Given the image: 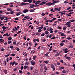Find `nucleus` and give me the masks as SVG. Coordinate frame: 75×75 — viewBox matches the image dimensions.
<instances>
[{
  "label": "nucleus",
  "instance_id": "nucleus-1",
  "mask_svg": "<svg viewBox=\"0 0 75 75\" xmlns=\"http://www.w3.org/2000/svg\"><path fill=\"white\" fill-rule=\"evenodd\" d=\"M30 3H24L22 2L19 4V6H24V5H28Z\"/></svg>",
  "mask_w": 75,
  "mask_h": 75
},
{
  "label": "nucleus",
  "instance_id": "nucleus-2",
  "mask_svg": "<svg viewBox=\"0 0 75 75\" xmlns=\"http://www.w3.org/2000/svg\"><path fill=\"white\" fill-rule=\"evenodd\" d=\"M46 4L47 6H51V5H53V3H51V2H49L48 3H47Z\"/></svg>",
  "mask_w": 75,
  "mask_h": 75
},
{
  "label": "nucleus",
  "instance_id": "nucleus-3",
  "mask_svg": "<svg viewBox=\"0 0 75 75\" xmlns=\"http://www.w3.org/2000/svg\"><path fill=\"white\" fill-rule=\"evenodd\" d=\"M30 63L32 65H35V62L33 61H32Z\"/></svg>",
  "mask_w": 75,
  "mask_h": 75
},
{
  "label": "nucleus",
  "instance_id": "nucleus-4",
  "mask_svg": "<svg viewBox=\"0 0 75 75\" xmlns=\"http://www.w3.org/2000/svg\"><path fill=\"white\" fill-rule=\"evenodd\" d=\"M29 5L30 6V8H34V6H35V5L34 4H30Z\"/></svg>",
  "mask_w": 75,
  "mask_h": 75
},
{
  "label": "nucleus",
  "instance_id": "nucleus-5",
  "mask_svg": "<svg viewBox=\"0 0 75 75\" xmlns=\"http://www.w3.org/2000/svg\"><path fill=\"white\" fill-rule=\"evenodd\" d=\"M10 34H9L8 35V33H6V34H5L3 35V36L4 37V36H7V37H8V36H10Z\"/></svg>",
  "mask_w": 75,
  "mask_h": 75
},
{
  "label": "nucleus",
  "instance_id": "nucleus-6",
  "mask_svg": "<svg viewBox=\"0 0 75 75\" xmlns=\"http://www.w3.org/2000/svg\"><path fill=\"white\" fill-rule=\"evenodd\" d=\"M28 9H25L23 10V12L24 13H27V12H28Z\"/></svg>",
  "mask_w": 75,
  "mask_h": 75
},
{
  "label": "nucleus",
  "instance_id": "nucleus-7",
  "mask_svg": "<svg viewBox=\"0 0 75 75\" xmlns=\"http://www.w3.org/2000/svg\"><path fill=\"white\" fill-rule=\"evenodd\" d=\"M7 10L10 11H12L13 9L11 8H8L7 9Z\"/></svg>",
  "mask_w": 75,
  "mask_h": 75
},
{
  "label": "nucleus",
  "instance_id": "nucleus-8",
  "mask_svg": "<svg viewBox=\"0 0 75 75\" xmlns=\"http://www.w3.org/2000/svg\"><path fill=\"white\" fill-rule=\"evenodd\" d=\"M5 18V17H4V16H1V18H0V20H4V19Z\"/></svg>",
  "mask_w": 75,
  "mask_h": 75
},
{
  "label": "nucleus",
  "instance_id": "nucleus-9",
  "mask_svg": "<svg viewBox=\"0 0 75 75\" xmlns=\"http://www.w3.org/2000/svg\"><path fill=\"white\" fill-rule=\"evenodd\" d=\"M59 1H53V2L52 3H53V4H54V3H57V2H59Z\"/></svg>",
  "mask_w": 75,
  "mask_h": 75
},
{
  "label": "nucleus",
  "instance_id": "nucleus-10",
  "mask_svg": "<svg viewBox=\"0 0 75 75\" xmlns=\"http://www.w3.org/2000/svg\"><path fill=\"white\" fill-rule=\"evenodd\" d=\"M60 54H61V52H59V53H58L57 54H56L55 55V57H58V56H59V55H60Z\"/></svg>",
  "mask_w": 75,
  "mask_h": 75
},
{
  "label": "nucleus",
  "instance_id": "nucleus-11",
  "mask_svg": "<svg viewBox=\"0 0 75 75\" xmlns=\"http://www.w3.org/2000/svg\"><path fill=\"white\" fill-rule=\"evenodd\" d=\"M68 50V49L67 48L65 49V50H64V52H65V53H67V52H68V51H67Z\"/></svg>",
  "mask_w": 75,
  "mask_h": 75
},
{
  "label": "nucleus",
  "instance_id": "nucleus-12",
  "mask_svg": "<svg viewBox=\"0 0 75 75\" xmlns=\"http://www.w3.org/2000/svg\"><path fill=\"white\" fill-rule=\"evenodd\" d=\"M7 17H8V18H7ZM5 18H7L4 19V20H9V19H11V18L8 17H5Z\"/></svg>",
  "mask_w": 75,
  "mask_h": 75
},
{
  "label": "nucleus",
  "instance_id": "nucleus-13",
  "mask_svg": "<svg viewBox=\"0 0 75 75\" xmlns=\"http://www.w3.org/2000/svg\"><path fill=\"white\" fill-rule=\"evenodd\" d=\"M69 48H74V46L72 45H71L69 46Z\"/></svg>",
  "mask_w": 75,
  "mask_h": 75
},
{
  "label": "nucleus",
  "instance_id": "nucleus-14",
  "mask_svg": "<svg viewBox=\"0 0 75 75\" xmlns=\"http://www.w3.org/2000/svg\"><path fill=\"white\" fill-rule=\"evenodd\" d=\"M33 0H28L27 1V2H28L30 3H32V2L33 1Z\"/></svg>",
  "mask_w": 75,
  "mask_h": 75
},
{
  "label": "nucleus",
  "instance_id": "nucleus-15",
  "mask_svg": "<svg viewBox=\"0 0 75 75\" xmlns=\"http://www.w3.org/2000/svg\"><path fill=\"white\" fill-rule=\"evenodd\" d=\"M12 39V38L11 36L9 37L8 38V41H10V40H11Z\"/></svg>",
  "mask_w": 75,
  "mask_h": 75
},
{
  "label": "nucleus",
  "instance_id": "nucleus-16",
  "mask_svg": "<svg viewBox=\"0 0 75 75\" xmlns=\"http://www.w3.org/2000/svg\"><path fill=\"white\" fill-rule=\"evenodd\" d=\"M54 67V66L53 64H51V68H52Z\"/></svg>",
  "mask_w": 75,
  "mask_h": 75
},
{
  "label": "nucleus",
  "instance_id": "nucleus-17",
  "mask_svg": "<svg viewBox=\"0 0 75 75\" xmlns=\"http://www.w3.org/2000/svg\"><path fill=\"white\" fill-rule=\"evenodd\" d=\"M67 28L66 27H64L63 28V30H64V31H65L66 30H67Z\"/></svg>",
  "mask_w": 75,
  "mask_h": 75
},
{
  "label": "nucleus",
  "instance_id": "nucleus-18",
  "mask_svg": "<svg viewBox=\"0 0 75 75\" xmlns=\"http://www.w3.org/2000/svg\"><path fill=\"white\" fill-rule=\"evenodd\" d=\"M66 59H67L68 60H70L71 59V58L69 57H66Z\"/></svg>",
  "mask_w": 75,
  "mask_h": 75
},
{
  "label": "nucleus",
  "instance_id": "nucleus-19",
  "mask_svg": "<svg viewBox=\"0 0 75 75\" xmlns=\"http://www.w3.org/2000/svg\"><path fill=\"white\" fill-rule=\"evenodd\" d=\"M4 74H7V70H4Z\"/></svg>",
  "mask_w": 75,
  "mask_h": 75
},
{
  "label": "nucleus",
  "instance_id": "nucleus-20",
  "mask_svg": "<svg viewBox=\"0 0 75 75\" xmlns=\"http://www.w3.org/2000/svg\"><path fill=\"white\" fill-rule=\"evenodd\" d=\"M67 11H62L63 13H62V14H65V13H66V12H67Z\"/></svg>",
  "mask_w": 75,
  "mask_h": 75
},
{
  "label": "nucleus",
  "instance_id": "nucleus-21",
  "mask_svg": "<svg viewBox=\"0 0 75 75\" xmlns=\"http://www.w3.org/2000/svg\"><path fill=\"white\" fill-rule=\"evenodd\" d=\"M45 33L46 35H47V34H48V33H49L48 31H45Z\"/></svg>",
  "mask_w": 75,
  "mask_h": 75
},
{
  "label": "nucleus",
  "instance_id": "nucleus-22",
  "mask_svg": "<svg viewBox=\"0 0 75 75\" xmlns=\"http://www.w3.org/2000/svg\"><path fill=\"white\" fill-rule=\"evenodd\" d=\"M28 68V66H25L23 67V68L25 69H26V68Z\"/></svg>",
  "mask_w": 75,
  "mask_h": 75
},
{
  "label": "nucleus",
  "instance_id": "nucleus-23",
  "mask_svg": "<svg viewBox=\"0 0 75 75\" xmlns=\"http://www.w3.org/2000/svg\"><path fill=\"white\" fill-rule=\"evenodd\" d=\"M52 46H51L50 48V49L49 50V51H51L52 50Z\"/></svg>",
  "mask_w": 75,
  "mask_h": 75
},
{
  "label": "nucleus",
  "instance_id": "nucleus-24",
  "mask_svg": "<svg viewBox=\"0 0 75 75\" xmlns=\"http://www.w3.org/2000/svg\"><path fill=\"white\" fill-rule=\"evenodd\" d=\"M16 63V62L15 61H14L12 63V67H13V65H14Z\"/></svg>",
  "mask_w": 75,
  "mask_h": 75
},
{
  "label": "nucleus",
  "instance_id": "nucleus-25",
  "mask_svg": "<svg viewBox=\"0 0 75 75\" xmlns=\"http://www.w3.org/2000/svg\"><path fill=\"white\" fill-rule=\"evenodd\" d=\"M37 56L35 55L33 56V59L34 60H35V58H36Z\"/></svg>",
  "mask_w": 75,
  "mask_h": 75
},
{
  "label": "nucleus",
  "instance_id": "nucleus-26",
  "mask_svg": "<svg viewBox=\"0 0 75 75\" xmlns=\"http://www.w3.org/2000/svg\"><path fill=\"white\" fill-rule=\"evenodd\" d=\"M11 55L12 56H16V54H15L14 53H13V54H11Z\"/></svg>",
  "mask_w": 75,
  "mask_h": 75
},
{
  "label": "nucleus",
  "instance_id": "nucleus-27",
  "mask_svg": "<svg viewBox=\"0 0 75 75\" xmlns=\"http://www.w3.org/2000/svg\"><path fill=\"white\" fill-rule=\"evenodd\" d=\"M2 28L3 30H4L6 29V27H5V26H3L2 27Z\"/></svg>",
  "mask_w": 75,
  "mask_h": 75
},
{
  "label": "nucleus",
  "instance_id": "nucleus-28",
  "mask_svg": "<svg viewBox=\"0 0 75 75\" xmlns=\"http://www.w3.org/2000/svg\"><path fill=\"white\" fill-rule=\"evenodd\" d=\"M10 13L11 14H14V12L13 11H11L10 12Z\"/></svg>",
  "mask_w": 75,
  "mask_h": 75
},
{
  "label": "nucleus",
  "instance_id": "nucleus-29",
  "mask_svg": "<svg viewBox=\"0 0 75 75\" xmlns=\"http://www.w3.org/2000/svg\"><path fill=\"white\" fill-rule=\"evenodd\" d=\"M70 21L71 22H74L75 21V19H72Z\"/></svg>",
  "mask_w": 75,
  "mask_h": 75
},
{
  "label": "nucleus",
  "instance_id": "nucleus-30",
  "mask_svg": "<svg viewBox=\"0 0 75 75\" xmlns=\"http://www.w3.org/2000/svg\"><path fill=\"white\" fill-rule=\"evenodd\" d=\"M34 72H35V73H38V70H34L33 71Z\"/></svg>",
  "mask_w": 75,
  "mask_h": 75
},
{
  "label": "nucleus",
  "instance_id": "nucleus-31",
  "mask_svg": "<svg viewBox=\"0 0 75 75\" xmlns=\"http://www.w3.org/2000/svg\"><path fill=\"white\" fill-rule=\"evenodd\" d=\"M30 12H34V11L33 9H31L30 10Z\"/></svg>",
  "mask_w": 75,
  "mask_h": 75
},
{
  "label": "nucleus",
  "instance_id": "nucleus-32",
  "mask_svg": "<svg viewBox=\"0 0 75 75\" xmlns=\"http://www.w3.org/2000/svg\"><path fill=\"white\" fill-rule=\"evenodd\" d=\"M71 23L69 24V23H67L65 24L64 25H71Z\"/></svg>",
  "mask_w": 75,
  "mask_h": 75
},
{
  "label": "nucleus",
  "instance_id": "nucleus-33",
  "mask_svg": "<svg viewBox=\"0 0 75 75\" xmlns=\"http://www.w3.org/2000/svg\"><path fill=\"white\" fill-rule=\"evenodd\" d=\"M44 69L45 70V71H46V70H47V69H48V68H47V67H44Z\"/></svg>",
  "mask_w": 75,
  "mask_h": 75
},
{
  "label": "nucleus",
  "instance_id": "nucleus-34",
  "mask_svg": "<svg viewBox=\"0 0 75 75\" xmlns=\"http://www.w3.org/2000/svg\"><path fill=\"white\" fill-rule=\"evenodd\" d=\"M28 64H29V63L28 62H27L25 64V65H28Z\"/></svg>",
  "mask_w": 75,
  "mask_h": 75
},
{
  "label": "nucleus",
  "instance_id": "nucleus-35",
  "mask_svg": "<svg viewBox=\"0 0 75 75\" xmlns=\"http://www.w3.org/2000/svg\"><path fill=\"white\" fill-rule=\"evenodd\" d=\"M73 9H70L67 11V12H71V11H73Z\"/></svg>",
  "mask_w": 75,
  "mask_h": 75
},
{
  "label": "nucleus",
  "instance_id": "nucleus-36",
  "mask_svg": "<svg viewBox=\"0 0 75 75\" xmlns=\"http://www.w3.org/2000/svg\"><path fill=\"white\" fill-rule=\"evenodd\" d=\"M38 29H42V28H43V26H41V27H39L38 28Z\"/></svg>",
  "mask_w": 75,
  "mask_h": 75
},
{
  "label": "nucleus",
  "instance_id": "nucleus-37",
  "mask_svg": "<svg viewBox=\"0 0 75 75\" xmlns=\"http://www.w3.org/2000/svg\"><path fill=\"white\" fill-rule=\"evenodd\" d=\"M38 32H39V33H41V31H42V30L40 29H39L38 30Z\"/></svg>",
  "mask_w": 75,
  "mask_h": 75
},
{
  "label": "nucleus",
  "instance_id": "nucleus-38",
  "mask_svg": "<svg viewBox=\"0 0 75 75\" xmlns=\"http://www.w3.org/2000/svg\"><path fill=\"white\" fill-rule=\"evenodd\" d=\"M26 37H27L25 35L24 37L23 38H24L25 40H27V39L26 38Z\"/></svg>",
  "mask_w": 75,
  "mask_h": 75
},
{
  "label": "nucleus",
  "instance_id": "nucleus-39",
  "mask_svg": "<svg viewBox=\"0 0 75 75\" xmlns=\"http://www.w3.org/2000/svg\"><path fill=\"white\" fill-rule=\"evenodd\" d=\"M44 63H45V64H48V62L47 61H44Z\"/></svg>",
  "mask_w": 75,
  "mask_h": 75
},
{
  "label": "nucleus",
  "instance_id": "nucleus-40",
  "mask_svg": "<svg viewBox=\"0 0 75 75\" xmlns=\"http://www.w3.org/2000/svg\"><path fill=\"white\" fill-rule=\"evenodd\" d=\"M64 45V43H61L60 44V45H61V46H63V45Z\"/></svg>",
  "mask_w": 75,
  "mask_h": 75
},
{
  "label": "nucleus",
  "instance_id": "nucleus-41",
  "mask_svg": "<svg viewBox=\"0 0 75 75\" xmlns=\"http://www.w3.org/2000/svg\"><path fill=\"white\" fill-rule=\"evenodd\" d=\"M52 40H55V37L53 36V37L51 38Z\"/></svg>",
  "mask_w": 75,
  "mask_h": 75
},
{
  "label": "nucleus",
  "instance_id": "nucleus-42",
  "mask_svg": "<svg viewBox=\"0 0 75 75\" xmlns=\"http://www.w3.org/2000/svg\"><path fill=\"white\" fill-rule=\"evenodd\" d=\"M12 42L11 40H10L8 42V44H10V43H11Z\"/></svg>",
  "mask_w": 75,
  "mask_h": 75
},
{
  "label": "nucleus",
  "instance_id": "nucleus-43",
  "mask_svg": "<svg viewBox=\"0 0 75 75\" xmlns=\"http://www.w3.org/2000/svg\"><path fill=\"white\" fill-rule=\"evenodd\" d=\"M10 54H8L7 55H5V57H8V56H10Z\"/></svg>",
  "mask_w": 75,
  "mask_h": 75
},
{
  "label": "nucleus",
  "instance_id": "nucleus-44",
  "mask_svg": "<svg viewBox=\"0 0 75 75\" xmlns=\"http://www.w3.org/2000/svg\"><path fill=\"white\" fill-rule=\"evenodd\" d=\"M52 30H53V29H52V28L50 27V31H52Z\"/></svg>",
  "mask_w": 75,
  "mask_h": 75
},
{
  "label": "nucleus",
  "instance_id": "nucleus-45",
  "mask_svg": "<svg viewBox=\"0 0 75 75\" xmlns=\"http://www.w3.org/2000/svg\"><path fill=\"white\" fill-rule=\"evenodd\" d=\"M40 6H43V3H42V2L41 3H40Z\"/></svg>",
  "mask_w": 75,
  "mask_h": 75
},
{
  "label": "nucleus",
  "instance_id": "nucleus-46",
  "mask_svg": "<svg viewBox=\"0 0 75 75\" xmlns=\"http://www.w3.org/2000/svg\"><path fill=\"white\" fill-rule=\"evenodd\" d=\"M50 27H48L47 29V30L48 31H50Z\"/></svg>",
  "mask_w": 75,
  "mask_h": 75
},
{
  "label": "nucleus",
  "instance_id": "nucleus-47",
  "mask_svg": "<svg viewBox=\"0 0 75 75\" xmlns=\"http://www.w3.org/2000/svg\"><path fill=\"white\" fill-rule=\"evenodd\" d=\"M45 35V33H42L41 35V37H43V36L44 35Z\"/></svg>",
  "mask_w": 75,
  "mask_h": 75
},
{
  "label": "nucleus",
  "instance_id": "nucleus-48",
  "mask_svg": "<svg viewBox=\"0 0 75 75\" xmlns=\"http://www.w3.org/2000/svg\"><path fill=\"white\" fill-rule=\"evenodd\" d=\"M57 28H58V29H59V30H61V29H62L61 27L59 26H58L57 27Z\"/></svg>",
  "mask_w": 75,
  "mask_h": 75
},
{
  "label": "nucleus",
  "instance_id": "nucleus-49",
  "mask_svg": "<svg viewBox=\"0 0 75 75\" xmlns=\"http://www.w3.org/2000/svg\"><path fill=\"white\" fill-rule=\"evenodd\" d=\"M54 10V8H52L50 10V11H52L53 12H54V10Z\"/></svg>",
  "mask_w": 75,
  "mask_h": 75
},
{
  "label": "nucleus",
  "instance_id": "nucleus-50",
  "mask_svg": "<svg viewBox=\"0 0 75 75\" xmlns=\"http://www.w3.org/2000/svg\"><path fill=\"white\" fill-rule=\"evenodd\" d=\"M19 20V19L17 17L15 18V20Z\"/></svg>",
  "mask_w": 75,
  "mask_h": 75
},
{
  "label": "nucleus",
  "instance_id": "nucleus-51",
  "mask_svg": "<svg viewBox=\"0 0 75 75\" xmlns=\"http://www.w3.org/2000/svg\"><path fill=\"white\" fill-rule=\"evenodd\" d=\"M21 33V30L18 31L17 33V34H18L19 33L20 34Z\"/></svg>",
  "mask_w": 75,
  "mask_h": 75
},
{
  "label": "nucleus",
  "instance_id": "nucleus-52",
  "mask_svg": "<svg viewBox=\"0 0 75 75\" xmlns=\"http://www.w3.org/2000/svg\"><path fill=\"white\" fill-rule=\"evenodd\" d=\"M46 14V13H42V16H44Z\"/></svg>",
  "mask_w": 75,
  "mask_h": 75
},
{
  "label": "nucleus",
  "instance_id": "nucleus-53",
  "mask_svg": "<svg viewBox=\"0 0 75 75\" xmlns=\"http://www.w3.org/2000/svg\"><path fill=\"white\" fill-rule=\"evenodd\" d=\"M62 72L63 74H65V73L66 72V71L65 70H63L62 71Z\"/></svg>",
  "mask_w": 75,
  "mask_h": 75
},
{
  "label": "nucleus",
  "instance_id": "nucleus-54",
  "mask_svg": "<svg viewBox=\"0 0 75 75\" xmlns=\"http://www.w3.org/2000/svg\"><path fill=\"white\" fill-rule=\"evenodd\" d=\"M19 73H20V74H21V73H22V72H23L22 71H21V70H19Z\"/></svg>",
  "mask_w": 75,
  "mask_h": 75
},
{
  "label": "nucleus",
  "instance_id": "nucleus-55",
  "mask_svg": "<svg viewBox=\"0 0 75 75\" xmlns=\"http://www.w3.org/2000/svg\"><path fill=\"white\" fill-rule=\"evenodd\" d=\"M40 1H38L36 2V3H40Z\"/></svg>",
  "mask_w": 75,
  "mask_h": 75
},
{
  "label": "nucleus",
  "instance_id": "nucleus-56",
  "mask_svg": "<svg viewBox=\"0 0 75 75\" xmlns=\"http://www.w3.org/2000/svg\"><path fill=\"white\" fill-rule=\"evenodd\" d=\"M23 68H24L23 66H21V70H23Z\"/></svg>",
  "mask_w": 75,
  "mask_h": 75
},
{
  "label": "nucleus",
  "instance_id": "nucleus-57",
  "mask_svg": "<svg viewBox=\"0 0 75 75\" xmlns=\"http://www.w3.org/2000/svg\"><path fill=\"white\" fill-rule=\"evenodd\" d=\"M39 34H40V33L38 32L37 33H36L35 34L36 35H39Z\"/></svg>",
  "mask_w": 75,
  "mask_h": 75
},
{
  "label": "nucleus",
  "instance_id": "nucleus-58",
  "mask_svg": "<svg viewBox=\"0 0 75 75\" xmlns=\"http://www.w3.org/2000/svg\"><path fill=\"white\" fill-rule=\"evenodd\" d=\"M31 47H28V48L27 50H30V49H31Z\"/></svg>",
  "mask_w": 75,
  "mask_h": 75
},
{
  "label": "nucleus",
  "instance_id": "nucleus-59",
  "mask_svg": "<svg viewBox=\"0 0 75 75\" xmlns=\"http://www.w3.org/2000/svg\"><path fill=\"white\" fill-rule=\"evenodd\" d=\"M43 29H44V31H45V30H47V28L45 27H44L43 28Z\"/></svg>",
  "mask_w": 75,
  "mask_h": 75
},
{
  "label": "nucleus",
  "instance_id": "nucleus-60",
  "mask_svg": "<svg viewBox=\"0 0 75 75\" xmlns=\"http://www.w3.org/2000/svg\"><path fill=\"white\" fill-rule=\"evenodd\" d=\"M13 45H16V42H13Z\"/></svg>",
  "mask_w": 75,
  "mask_h": 75
},
{
  "label": "nucleus",
  "instance_id": "nucleus-61",
  "mask_svg": "<svg viewBox=\"0 0 75 75\" xmlns=\"http://www.w3.org/2000/svg\"><path fill=\"white\" fill-rule=\"evenodd\" d=\"M40 47L41 46H39V47L38 48V50H40Z\"/></svg>",
  "mask_w": 75,
  "mask_h": 75
},
{
  "label": "nucleus",
  "instance_id": "nucleus-62",
  "mask_svg": "<svg viewBox=\"0 0 75 75\" xmlns=\"http://www.w3.org/2000/svg\"><path fill=\"white\" fill-rule=\"evenodd\" d=\"M36 41H37V42H39V39H37Z\"/></svg>",
  "mask_w": 75,
  "mask_h": 75
},
{
  "label": "nucleus",
  "instance_id": "nucleus-63",
  "mask_svg": "<svg viewBox=\"0 0 75 75\" xmlns=\"http://www.w3.org/2000/svg\"><path fill=\"white\" fill-rule=\"evenodd\" d=\"M10 48L12 49V48H13V46H11L10 47Z\"/></svg>",
  "mask_w": 75,
  "mask_h": 75
},
{
  "label": "nucleus",
  "instance_id": "nucleus-64",
  "mask_svg": "<svg viewBox=\"0 0 75 75\" xmlns=\"http://www.w3.org/2000/svg\"><path fill=\"white\" fill-rule=\"evenodd\" d=\"M16 11H20V10L19 9H17L16 10Z\"/></svg>",
  "mask_w": 75,
  "mask_h": 75
}]
</instances>
